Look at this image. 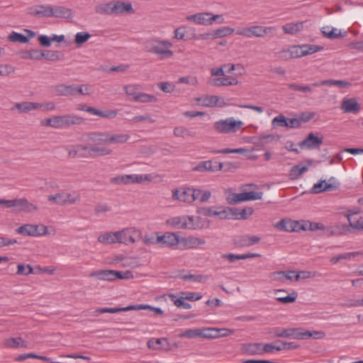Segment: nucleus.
<instances>
[{
	"mask_svg": "<svg viewBox=\"0 0 363 363\" xmlns=\"http://www.w3.org/2000/svg\"><path fill=\"white\" fill-rule=\"evenodd\" d=\"M172 47L173 43L171 41L157 38H150L145 42V51L155 55L161 60L171 58L174 55V52L171 50Z\"/></svg>",
	"mask_w": 363,
	"mask_h": 363,
	"instance_id": "f257e3e1",
	"label": "nucleus"
},
{
	"mask_svg": "<svg viewBox=\"0 0 363 363\" xmlns=\"http://www.w3.org/2000/svg\"><path fill=\"white\" fill-rule=\"evenodd\" d=\"M96 13L100 15L120 14L123 13H133L134 9L129 2L112 1L96 5L94 8Z\"/></svg>",
	"mask_w": 363,
	"mask_h": 363,
	"instance_id": "f03ea898",
	"label": "nucleus"
},
{
	"mask_svg": "<svg viewBox=\"0 0 363 363\" xmlns=\"http://www.w3.org/2000/svg\"><path fill=\"white\" fill-rule=\"evenodd\" d=\"M277 32L276 26H263L258 25H253L249 27H244L237 30V35H241L245 38H260L265 37L272 38Z\"/></svg>",
	"mask_w": 363,
	"mask_h": 363,
	"instance_id": "7ed1b4c3",
	"label": "nucleus"
},
{
	"mask_svg": "<svg viewBox=\"0 0 363 363\" xmlns=\"http://www.w3.org/2000/svg\"><path fill=\"white\" fill-rule=\"evenodd\" d=\"M83 142H90L93 147L104 150L103 154H97V156H106L112 154V150L107 147L108 145L107 132H91L83 135Z\"/></svg>",
	"mask_w": 363,
	"mask_h": 363,
	"instance_id": "20e7f679",
	"label": "nucleus"
},
{
	"mask_svg": "<svg viewBox=\"0 0 363 363\" xmlns=\"http://www.w3.org/2000/svg\"><path fill=\"white\" fill-rule=\"evenodd\" d=\"M116 243H121L128 245L134 244L137 238L141 237V231L135 228H125L121 230L116 231Z\"/></svg>",
	"mask_w": 363,
	"mask_h": 363,
	"instance_id": "39448f33",
	"label": "nucleus"
},
{
	"mask_svg": "<svg viewBox=\"0 0 363 363\" xmlns=\"http://www.w3.org/2000/svg\"><path fill=\"white\" fill-rule=\"evenodd\" d=\"M84 119L75 114H66L63 116H55V125L56 129H65L74 125H80Z\"/></svg>",
	"mask_w": 363,
	"mask_h": 363,
	"instance_id": "423d86ee",
	"label": "nucleus"
},
{
	"mask_svg": "<svg viewBox=\"0 0 363 363\" xmlns=\"http://www.w3.org/2000/svg\"><path fill=\"white\" fill-rule=\"evenodd\" d=\"M242 125V121H237L233 118L225 120H220L213 125L214 129L220 133H228L236 132Z\"/></svg>",
	"mask_w": 363,
	"mask_h": 363,
	"instance_id": "0eeeda50",
	"label": "nucleus"
},
{
	"mask_svg": "<svg viewBox=\"0 0 363 363\" xmlns=\"http://www.w3.org/2000/svg\"><path fill=\"white\" fill-rule=\"evenodd\" d=\"M21 235L38 237L48 234L47 227L43 225L24 224L16 230Z\"/></svg>",
	"mask_w": 363,
	"mask_h": 363,
	"instance_id": "6e6552de",
	"label": "nucleus"
},
{
	"mask_svg": "<svg viewBox=\"0 0 363 363\" xmlns=\"http://www.w3.org/2000/svg\"><path fill=\"white\" fill-rule=\"evenodd\" d=\"M84 144H77L79 151V157L82 158H94L97 154L104 153V150L93 147L91 143L84 142Z\"/></svg>",
	"mask_w": 363,
	"mask_h": 363,
	"instance_id": "1a4fd4ad",
	"label": "nucleus"
},
{
	"mask_svg": "<svg viewBox=\"0 0 363 363\" xmlns=\"http://www.w3.org/2000/svg\"><path fill=\"white\" fill-rule=\"evenodd\" d=\"M223 168V162H213L212 160L202 161L198 163L196 166L193 167L194 172H215L221 171Z\"/></svg>",
	"mask_w": 363,
	"mask_h": 363,
	"instance_id": "9d476101",
	"label": "nucleus"
},
{
	"mask_svg": "<svg viewBox=\"0 0 363 363\" xmlns=\"http://www.w3.org/2000/svg\"><path fill=\"white\" fill-rule=\"evenodd\" d=\"M12 208L17 212L32 213L38 210V206L26 198L13 199Z\"/></svg>",
	"mask_w": 363,
	"mask_h": 363,
	"instance_id": "9b49d317",
	"label": "nucleus"
},
{
	"mask_svg": "<svg viewBox=\"0 0 363 363\" xmlns=\"http://www.w3.org/2000/svg\"><path fill=\"white\" fill-rule=\"evenodd\" d=\"M252 213L253 209L252 208H230L228 210H226V216L230 217H226L225 219L245 220Z\"/></svg>",
	"mask_w": 363,
	"mask_h": 363,
	"instance_id": "f8f14e48",
	"label": "nucleus"
},
{
	"mask_svg": "<svg viewBox=\"0 0 363 363\" xmlns=\"http://www.w3.org/2000/svg\"><path fill=\"white\" fill-rule=\"evenodd\" d=\"M158 245L162 247H172L179 242V237L174 233H165L162 235H157Z\"/></svg>",
	"mask_w": 363,
	"mask_h": 363,
	"instance_id": "ddd939ff",
	"label": "nucleus"
},
{
	"mask_svg": "<svg viewBox=\"0 0 363 363\" xmlns=\"http://www.w3.org/2000/svg\"><path fill=\"white\" fill-rule=\"evenodd\" d=\"M172 197L182 202L193 203L194 201V188H184L181 190L174 189Z\"/></svg>",
	"mask_w": 363,
	"mask_h": 363,
	"instance_id": "4468645a",
	"label": "nucleus"
},
{
	"mask_svg": "<svg viewBox=\"0 0 363 363\" xmlns=\"http://www.w3.org/2000/svg\"><path fill=\"white\" fill-rule=\"evenodd\" d=\"M196 101L199 103V104L206 107H213L216 106L222 107L225 105L223 99L215 95L202 96L198 98Z\"/></svg>",
	"mask_w": 363,
	"mask_h": 363,
	"instance_id": "2eb2a0df",
	"label": "nucleus"
},
{
	"mask_svg": "<svg viewBox=\"0 0 363 363\" xmlns=\"http://www.w3.org/2000/svg\"><path fill=\"white\" fill-rule=\"evenodd\" d=\"M205 243L206 240L204 239L193 236L179 238V242L182 250L196 248L199 245H204Z\"/></svg>",
	"mask_w": 363,
	"mask_h": 363,
	"instance_id": "dca6fc26",
	"label": "nucleus"
},
{
	"mask_svg": "<svg viewBox=\"0 0 363 363\" xmlns=\"http://www.w3.org/2000/svg\"><path fill=\"white\" fill-rule=\"evenodd\" d=\"M51 6L40 4L29 8L30 15L38 18H51Z\"/></svg>",
	"mask_w": 363,
	"mask_h": 363,
	"instance_id": "f3484780",
	"label": "nucleus"
},
{
	"mask_svg": "<svg viewBox=\"0 0 363 363\" xmlns=\"http://www.w3.org/2000/svg\"><path fill=\"white\" fill-rule=\"evenodd\" d=\"M323 143V138L315 135L314 133H311L308 135L300 143L301 147H306L308 149L319 148Z\"/></svg>",
	"mask_w": 363,
	"mask_h": 363,
	"instance_id": "a211bd4d",
	"label": "nucleus"
},
{
	"mask_svg": "<svg viewBox=\"0 0 363 363\" xmlns=\"http://www.w3.org/2000/svg\"><path fill=\"white\" fill-rule=\"evenodd\" d=\"M60 196V206L72 205L79 201L80 199V194L77 191L71 193L62 192L58 193Z\"/></svg>",
	"mask_w": 363,
	"mask_h": 363,
	"instance_id": "6ab92c4d",
	"label": "nucleus"
},
{
	"mask_svg": "<svg viewBox=\"0 0 363 363\" xmlns=\"http://www.w3.org/2000/svg\"><path fill=\"white\" fill-rule=\"evenodd\" d=\"M51 17L72 18V9L62 6H51Z\"/></svg>",
	"mask_w": 363,
	"mask_h": 363,
	"instance_id": "aec40b11",
	"label": "nucleus"
},
{
	"mask_svg": "<svg viewBox=\"0 0 363 363\" xmlns=\"http://www.w3.org/2000/svg\"><path fill=\"white\" fill-rule=\"evenodd\" d=\"M341 109L345 113H358L360 110V106L354 98L344 99L341 104Z\"/></svg>",
	"mask_w": 363,
	"mask_h": 363,
	"instance_id": "412c9836",
	"label": "nucleus"
},
{
	"mask_svg": "<svg viewBox=\"0 0 363 363\" xmlns=\"http://www.w3.org/2000/svg\"><path fill=\"white\" fill-rule=\"evenodd\" d=\"M211 15V13L203 12V13H198L194 15H190L186 16V20L189 21H193L196 24L199 25H211L209 16Z\"/></svg>",
	"mask_w": 363,
	"mask_h": 363,
	"instance_id": "4be33fe9",
	"label": "nucleus"
},
{
	"mask_svg": "<svg viewBox=\"0 0 363 363\" xmlns=\"http://www.w3.org/2000/svg\"><path fill=\"white\" fill-rule=\"evenodd\" d=\"M108 145L124 144L130 138V135L125 133H111L107 132Z\"/></svg>",
	"mask_w": 363,
	"mask_h": 363,
	"instance_id": "5701e85b",
	"label": "nucleus"
},
{
	"mask_svg": "<svg viewBox=\"0 0 363 363\" xmlns=\"http://www.w3.org/2000/svg\"><path fill=\"white\" fill-rule=\"evenodd\" d=\"M274 334L275 337L298 339L299 330L296 328H275Z\"/></svg>",
	"mask_w": 363,
	"mask_h": 363,
	"instance_id": "b1692460",
	"label": "nucleus"
},
{
	"mask_svg": "<svg viewBox=\"0 0 363 363\" xmlns=\"http://www.w3.org/2000/svg\"><path fill=\"white\" fill-rule=\"evenodd\" d=\"M261 255L257 253H247L242 255H235L233 253L223 254L221 257L223 259H227L230 263H233L237 260L240 259H247L250 258L259 257Z\"/></svg>",
	"mask_w": 363,
	"mask_h": 363,
	"instance_id": "393cba45",
	"label": "nucleus"
},
{
	"mask_svg": "<svg viewBox=\"0 0 363 363\" xmlns=\"http://www.w3.org/2000/svg\"><path fill=\"white\" fill-rule=\"evenodd\" d=\"M36 103L30 101H23L21 103H16L11 108V111L17 109L19 113H28L30 111L38 109Z\"/></svg>",
	"mask_w": 363,
	"mask_h": 363,
	"instance_id": "a878e982",
	"label": "nucleus"
},
{
	"mask_svg": "<svg viewBox=\"0 0 363 363\" xmlns=\"http://www.w3.org/2000/svg\"><path fill=\"white\" fill-rule=\"evenodd\" d=\"M74 84H60L55 86L56 95L60 96H74Z\"/></svg>",
	"mask_w": 363,
	"mask_h": 363,
	"instance_id": "bb28decb",
	"label": "nucleus"
},
{
	"mask_svg": "<svg viewBox=\"0 0 363 363\" xmlns=\"http://www.w3.org/2000/svg\"><path fill=\"white\" fill-rule=\"evenodd\" d=\"M89 276L99 280L112 281H114V270H97L91 272Z\"/></svg>",
	"mask_w": 363,
	"mask_h": 363,
	"instance_id": "cd10ccee",
	"label": "nucleus"
},
{
	"mask_svg": "<svg viewBox=\"0 0 363 363\" xmlns=\"http://www.w3.org/2000/svg\"><path fill=\"white\" fill-rule=\"evenodd\" d=\"M199 213L204 216H218L221 219H225L226 217H228L226 216V210L217 211L215 207L202 208L199 211Z\"/></svg>",
	"mask_w": 363,
	"mask_h": 363,
	"instance_id": "c85d7f7f",
	"label": "nucleus"
},
{
	"mask_svg": "<svg viewBox=\"0 0 363 363\" xmlns=\"http://www.w3.org/2000/svg\"><path fill=\"white\" fill-rule=\"evenodd\" d=\"M241 351L249 355L261 354V343H245L241 346Z\"/></svg>",
	"mask_w": 363,
	"mask_h": 363,
	"instance_id": "c756f323",
	"label": "nucleus"
},
{
	"mask_svg": "<svg viewBox=\"0 0 363 363\" xmlns=\"http://www.w3.org/2000/svg\"><path fill=\"white\" fill-rule=\"evenodd\" d=\"M321 32L323 35L329 39H337L341 37L345 36L347 33L344 32V34L342 33L340 30H338L336 28H331L330 26H325L322 28Z\"/></svg>",
	"mask_w": 363,
	"mask_h": 363,
	"instance_id": "7c9ffc66",
	"label": "nucleus"
},
{
	"mask_svg": "<svg viewBox=\"0 0 363 363\" xmlns=\"http://www.w3.org/2000/svg\"><path fill=\"white\" fill-rule=\"evenodd\" d=\"M323 85L327 86H338L341 88L348 87L350 86V83L346 81L343 80H335V79H328V80H323L320 81L315 83H313L311 86H320Z\"/></svg>",
	"mask_w": 363,
	"mask_h": 363,
	"instance_id": "2f4dec72",
	"label": "nucleus"
},
{
	"mask_svg": "<svg viewBox=\"0 0 363 363\" xmlns=\"http://www.w3.org/2000/svg\"><path fill=\"white\" fill-rule=\"evenodd\" d=\"M303 28V22L289 23L282 26V30L285 34L295 35L301 31Z\"/></svg>",
	"mask_w": 363,
	"mask_h": 363,
	"instance_id": "473e14b6",
	"label": "nucleus"
},
{
	"mask_svg": "<svg viewBox=\"0 0 363 363\" xmlns=\"http://www.w3.org/2000/svg\"><path fill=\"white\" fill-rule=\"evenodd\" d=\"M354 214L355 213H353L347 216L350 226L357 231L363 230V217L359 215L355 217Z\"/></svg>",
	"mask_w": 363,
	"mask_h": 363,
	"instance_id": "72a5a7b5",
	"label": "nucleus"
},
{
	"mask_svg": "<svg viewBox=\"0 0 363 363\" xmlns=\"http://www.w3.org/2000/svg\"><path fill=\"white\" fill-rule=\"evenodd\" d=\"M211 196V192L209 190L194 189V201H199L201 203H205L209 200Z\"/></svg>",
	"mask_w": 363,
	"mask_h": 363,
	"instance_id": "f704fd0d",
	"label": "nucleus"
},
{
	"mask_svg": "<svg viewBox=\"0 0 363 363\" xmlns=\"http://www.w3.org/2000/svg\"><path fill=\"white\" fill-rule=\"evenodd\" d=\"M163 342L167 343V347L164 348V350L166 351L170 350L171 347H169L168 340L166 337L151 338L147 341V345L149 349L159 350L160 348V345H162Z\"/></svg>",
	"mask_w": 363,
	"mask_h": 363,
	"instance_id": "c9c22d12",
	"label": "nucleus"
},
{
	"mask_svg": "<svg viewBox=\"0 0 363 363\" xmlns=\"http://www.w3.org/2000/svg\"><path fill=\"white\" fill-rule=\"evenodd\" d=\"M227 329L202 328L201 337L213 339L219 337L220 332H226Z\"/></svg>",
	"mask_w": 363,
	"mask_h": 363,
	"instance_id": "e433bc0d",
	"label": "nucleus"
},
{
	"mask_svg": "<svg viewBox=\"0 0 363 363\" xmlns=\"http://www.w3.org/2000/svg\"><path fill=\"white\" fill-rule=\"evenodd\" d=\"M333 188L334 186H332L330 184L326 186L325 180H320L313 186L311 192L312 194H320L324 191H333Z\"/></svg>",
	"mask_w": 363,
	"mask_h": 363,
	"instance_id": "4c0bfd02",
	"label": "nucleus"
},
{
	"mask_svg": "<svg viewBox=\"0 0 363 363\" xmlns=\"http://www.w3.org/2000/svg\"><path fill=\"white\" fill-rule=\"evenodd\" d=\"M116 232H109L101 234L97 240L99 242L105 244V245H111L116 243Z\"/></svg>",
	"mask_w": 363,
	"mask_h": 363,
	"instance_id": "58836bf2",
	"label": "nucleus"
},
{
	"mask_svg": "<svg viewBox=\"0 0 363 363\" xmlns=\"http://www.w3.org/2000/svg\"><path fill=\"white\" fill-rule=\"evenodd\" d=\"M142 87L140 84H133L124 86L123 90L125 94L133 97V100L135 101L136 96L139 95Z\"/></svg>",
	"mask_w": 363,
	"mask_h": 363,
	"instance_id": "ea45409f",
	"label": "nucleus"
},
{
	"mask_svg": "<svg viewBox=\"0 0 363 363\" xmlns=\"http://www.w3.org/2000/svg\"><path fill=\"white\" fill-rule=\"evenodd\" d=\"M325 336V333L321 331H308L306 330L304 332L299 331L298 339L304 340L309 337H313L314 339H320Z\"/></svg>",
	"mask_w": 363,
	"mask_h": 363,
	"instance_id": "a19ab883",
	"label": "nucleus"
},
{
	"mask_svg": "<svg viewBox=\"0 0 363 363\" xmlns=\"http://www.w3.org/2000/svg\"><path fill=\"white\" fill-rule=\"evenodd\" d=\"M202 328L188 329L179 335L182 338H196L201 337Z\"/></svg>",
	"mask_w": 363,
	"mask_h": 363,
	"instance_id": "79ce46f5",
	"label": "nucleus"
},
{
	"mask_svg": "<svg viewBox=\"0 0 363 363\" xmlns=\"http://www.w3.org/2000/svg\"><path fill=\"white\" fill-rule=\"evenodd\" d=\"M235 29L228 26H224L213 31L214 38H223L232 35Z\"/></svg>",
	"mask_w": 363,
	"mask_h": 363,
	"instance_id": "37998d69",
	"label": "nucleus"
},
{
	"mask_svg": "<svg viewBox=\"0 0 363 363\" xmlns=\"http://www.w3.org/2000/svg\"><path fill=\"white\" fill-rule=\"evenodd\" d=\"M308 170V167L306 165H295L294 166L289 173V177L292 179H297L300 177L303 173L306 172Z\"/></svg>",
	"mask_w": 363,
	"mask_h": 363,
	"instance_id": "c03bdc74",
	"label": "nucleus"
},
{
	"mask_svg": "<svg viewBox=\"0 0 363 363\" xmlns=\"http://www.w3.org/2000/svg\"><path fill=\"white\" fill-rule=\"evenodd\" d=\"M157 98L152 94H148L144 92H140L139 95L136 96L135 102L140 103H155L157 101Z\"/></svg>",
	"mask_w": 363,
	"mask_h": 363,
	"instance_id": "a18cd8bd",
	"label": "nucleus"
},
{
	"mask_svg": "<svg viewBox=\"0 0 363 363\" xmlns=\"http://www.w3.org/2000/svg\"><path fill=\"white\" fill-rule=\"evenodd\" d=\"M157 235L158 233H151V234H146L144 236H142L139 238L142 240V242L145 245H158L157 240Z\"/></svg>",
	"mask_w": 363,
	"mask_h": 363,
	"instance_id": "49530a36",
	"label": "nucleus"
},
{
	"mask_svg": "<svg viewBox=\"0 0 363 363\" xmlns=\"http://www.w3.org/2000/svg\"><path fill=\"white\" fill-rule=\"evenodd\" d=\"M6 346L9 347H26L27 343L21 337H12L6 340Z\"/></svg>",
	"mask_w": 363,
	"mask_h": 363,
	"instance_id": "de8ad7c7",
	"label": "nucleus"
},
{
	"mask_svg": "<svg viewBox=\"0 0 363 363\" xmlns=\"http://www.w3.org/2000/svg\"><path fill=\"white\" fill-rule=\"evenodd\" d=\"M359 252H346L344 254L338 255L335 257L331 258L330 262L335 264L340 262L342 259H350L352 257H354L358 255Z\"/></svg>",
	"mask_w": 363,
	"mask_h": 363,
	"instance_id": "09e8293b",
	"label": "nucleus"
},
{
	"mask_svg": "<svg viewBox=\"0 0 363 363\" xmlns=\"http://www.w3.org/2000/svg\"><path fill=\"white\" fill-rule=\"evenodd\" d=\"M169 297L171 298V301L174 302V305L177 307L183 308L184 309H190L191 307L189 303L184 301V298H181V296H179V298H177L176 295L169 294Z\"/></svg>",
	"mask_w": 363,
	"mask_h": 363,
	"instance_id": "8fccbe9b",
	"label": "nucleus"
},
{
	"mask_svg": "<svg viewBox=\"0 0 363 363\" xmlns=\"http://www.w3.org/2000/svg\"><path fill=\"white\" fill-rule=\"evenodd\" d=\"M9 40L11 42H19L21 43H27L29 41V39L26 35L18 33L15 31H13L8 38Z\"/></svg>",
	"mask_w": 363,
	"mask_h": 363,
	"instance_id": "3c124183",
	"label": "nucleus"
},
{
	"mask_svg": "<svg viewBox=\"0 0 363 363\" xmlns=\"http://www.w3.org/2000/svg\"><path fill=\"white\" fill-rule=\"evenodd\" d=\"M247 152V150L245 148H236V149H230V148H224L221 150H213L211 151L213 154H230V153H238V154H243Z\"/></svg>",
	"mask_w": 363,
	"mask_h": 363,
	"instance_id": "603ef678",
	"label": "nucleus"
},
{
	"mask_svg": "<svg viewBox=\"0 0 363 363\" xmlns=\"http://www.w3.org/2000/svg\"><path fill=\"white\" fill-rule=\"evenodd\" d=\"M91 38V35L86 32H79L75 35L74 43L78 46L86 43Z\"/></svg>",
	"mask_w": 363,
	"mask_h": 363,
	"instance_id": "864d4df0",
	"label": "nucleus"
},
{
	"mask_svg": "<svg viewBox=\"0 0 363 363\" xmlns=\"http://www.w3.org/2000/svg\"><path fill=\"white\" fill-rule=\"evenodd\" d=\"M185 216H186L174 217L168 220V223L174 228L183 229Z\"/></svg>",
	"mask_w": 363,
	"mask_h": 363,
	"instance_id": "5fc2aeb1",
	"label": "nucleus"
},
{
	"mask_svg": "<svg viewBox=\"0 0 363 363\" xmlns=\"http://www.w3.org/2000/svg\"><path fill=\"white\" fill-rule=\"evenodd\" d=\"M228 201L229 203L234 204L242 201H245L244 192L240 194H232L228 196Z\"/></svg>",
	"mask_w": 363,
	"mask_h": 363,
	"instance_id": "6e6d98bb",
	"label": "nucleus"
},
{
	"mask_svg": "<svg viewBox=\"0 0 363 363\" xmlns=\"http://www.w3.org/2000/svg\"><path fill=\"white\" fill-rule=\"evenodd\" d=\"M174 134L177 137L194 136V133L191 132L184 127H176L174 129Z\"/></svg>",
	"mask_w": 363,
	"mask_h": 363,
	"instance_id": "4d7b16f0",
	"label": "nucleus"
},
{
	"mask_svg": "<svg viewBox=\"0 0 363 363\" xmlns=\"http://www.w3.org/2000/svg\"><path fill=\"white\" fill-rule=\"evenodd\" d=\"M272 125L274 127L279 126V127H286L287 125V119L286 118L282 115L280 114L275 118H273L272 121Z\"/></svg>",
	"mask_w": 363,
	"mask_h": 363,
	"instance_id": "13d9d810",
	"label": "nucleus"
},
{
	"mask_svg": "<svg viewBox=\"0 0 363 363\" xmlns=\"http://www.w3.org/2000/svg\"><path fill=\"white\" fill-rule=\"evenodd\" d=\"M290 50L293 59L305 56L303 45L291 46Z\"/></svg>",
	"mask_w": 363,
	"mask_h": 363,
	"instance_id": "bf43d9fd",
	"label": "nucleus"
},
{
	"mask_svg": "<svg viewBox=\"0 0 363 363\" xmlns=\"http://www.w3.org/2000/svg\"><path fill=\"white\" fill-rule=\"evenodd\" d=\"M303 47L305 56L307 55L313 54L316 52L320 51L323 49V47L318 46L315 45L303 44Z\"/></svg>",
	"mask_w": 363,
	"mask_h": 363,
	"instance_id": "052dcab7",
	"label": "nucleus"
},
{
	"mask_svg": "<svg viewBox=\"0 0 363 363\" xmlns=\"http://www.w3.org/2000/svg\"><path fill=\"white\" fill-rule=\"evenodd\" d=\"M303 228H305V230L314 231L324 229V225L321 223L306 221L305 226Z\"/></svg>",
	"mask_w": 363,
	"mask_h": 363,
	"instance_id": "680f3d73",
	"label": "nucleus"
},
{
	"mask_svg": "<svg viewBox=\"0 0 363 363\" xmlns=\"http://www.w3.org/2000/svg\"><path fill=\"white\" fill-rule=\"evenodd\" d=\"M289 88L297 91H301L304 93H310L312 91L311 86L309 85H299L296 84H289Z\"/></svg>",
	"mask_w": 363,
	"mask_h": 363,
	"instance_id": "e2e57ef3",
	"label": "nucleus"
},
{
	"mask_svg": "<svg viewBox=\"0 0 363 363\" xmlns=\"http://www.w3.org/2000/svg\"><path fill=\"white\" fill-rule=\"evenodd\" d=\"M15 72V67L11 65H0V76L6 77Z\"/></svg>",
	"mask_w": 363,
	"mask_h": 363,
	"instance_id": "0e129e2a",
	"label": "nucleus"
},
{
	"mask_svg": "<svg viewBox=\"0 0 363 363\" xmlns=\"http://www.w3.org/2000/svg\"><path fill=\"white\" fill-rule=\"evenodd\" d=\"M277 57L281 60H289L293 59L290 48L282 49L276 53Z\"/></svg>",
	"mask_w": 363,
	"mask_h": 363,
	"instance_id": "69168bd1",
	"label": "nucleus"
},
{
	"mask_svg": "<svg viewBox=\"0 0 363 363\" xmlns=\"http://www.w3.org/2000/svg\"><path fill=\"white\" fill-rule=\"evenodd\" d=\"M133 275L130 271L119 272L114 270V280L119 279H133Z\"/></svg>",
	"mask_w": 363,
	"mask_h": 363,
	"instance_id": "338daca9",
	"label": "nucleus"
},
{
	"mask_svg": "<svg viewBox=\"0 0 363 363\" xmlns=\"http://www.w3.org/2000/svg\"><path fill=\"white\" fill-rule=\"evenodd\" d=\"M157 86L165 93H172L175 89V86L170 82H160L157 84Z\"/></svg>",
	"mask_w": 363,
	"mask_h": 363,
	"instance_id": "774afa93",
	"label": "nucleus"
}]
</instances>
